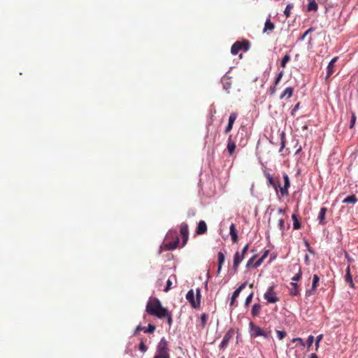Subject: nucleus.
Segmentation results:
<instances>
[{
	"instance_id": "f257e3e1",
	"label": "nucleus",
	"mask_w": 358,
	"mask_h": 358,
	"mask_svg": "<svg viewBox=\"0 0 358 358\" xmlns=\"http://www.w3.org/2000/svg\"><path fill=\"white\" fill-rule=\"evenodd\" d=\"M145 311L148 315L159 319H163L166 315H168L167 308L163 307L160 301L155 297L149 299L146 304Z\"/></svg>"
},
{
	"instance_id": "f03ea898",
	"label": "nucleus",
	"mask_w": 358,
	"mask_h": 358,
	"mask_svg": "<svg viewBox=\"0 0 358 358\" xmlns=\"http://www.w3.org/2000/svg\"><path fill=\"white\" fill-rule=\"evenodd\" d=\"M153 358H170V349L165 338H161L158 343L156 354Z\"/></svg>"
},
{
	"instance_id": "7ed1b4c3",
	"label": "nucleus",
	"mask_w": 358,
	"mask_h": 358,
	"mask_svg": "<svg viewBox=\"0 0 358 358\" xmlns=\"http://www.w3.org/2000/svg\"><path fill=\"white\" fill-rule=\"evenodd\" d=\"M201 290L199 288L196 289V299H194V293L193 289H190L186 294L187 300L190 303L191 306L194 308H199L201 303Z\"/></svg>"
},
{
	"instance_id": "20e7f679",
	"label": "nucleus",
	"mask_w": 358,
	"mask_h": 358,
	"mask_svg": "<svg viewBox=\"0 0 358 358\" xmlns=\"http://www.w3.org/2000/svg\"><path fill=\"white\" fill-rule=\"evenodd\" d=\"M249 48L250 42L248 40L236 41L232 45L231 48V52L232 55H236L240 50H243L244 51H247Z\"/></svg>"
},
{
	"instance_id": "39448f33",
	"label": "nucleus",
	"mask_w": 358,
	"mask_h": 358,
	"mask_svg": "<svg viewBox=\"0 0 358 358\" xmlns=\"http://www.w3.org/2000/svg\"><path fill=\"white\" fill-rule=\"evenodd\" d=\"M249 327L251 336H264L265 338H268L270 336L269 333L265 332L262 328L256 326L252 322L249 323Z\"/></svg>"
},
{
	"instance_id": "423d86ee",
	"label": "nucleus",
	"mask_w": 358,
	"mask_h": 358,
	"mask_svg": "<svg viewBox=\"0 0 358 358\" xmlns=\"http://www.w3.org/2000/svg\"><path fill=\"white\" fill-rule=\"evenodd\" d=\"M275 286H270L267 291L264 294V299L271 303H275L279 301V298L277 296L276 293L274 291Z\"/></svg>"
},
{
	"instance_id": "0eeeda50",
	"label": "nucleus",
	"mask_w": 358,
	"mask_h": 358,
	"mask_svg": "<svg viewBox=\"0 0 358 358\" xmlns=\"http://www.w3.org/2000/svg\"><path fill=\"white\" fill-rule=\"evenodd\" d=\"M284 180V185L281 187H278V189L280 191L281 196H285L289 194L288 189L290 187V181L288 175L285 173L282 175Z\"/></svg>"
},
{
	"instance_id": "6e6552de",
	"label": "nucleus",
	"mask_w": 358,
	"mask_h": 358,
	"mask_svg": "<svg viewBox=\"0 0 358 358\" xmlns=\"http://www.w3.org/2000/svg\"><path fill=\"white\" fill-rule=\"evenodd\" d=\"M180 232L182 237V246L183 247L187 243L189 237V229L187 223L182 222L180 224Z\"/></svg>"
},
{
	"instance_id": "1a4fd4ad",
	"label": "nucleus",
	"mask_w": 358,
	"mask_h": 358,
	"mask_svg": "<svg viewBox=\"0 0 358 358\" xmlns=\"http://www.w3.org/2000/svg\"><path fill=\"white\" fill-rule=\"evenodd\" d=\"M319 281H320L319 276L315 274L313 275V278L311 289L306 291V297H309L315 293V289L318 286Z\"/></svg>"
},
{
	"instance_id": "9d476101",
	"label": "nucleus",
	"mask_w": 358,
	"mask_h": 358,
	"mask_svg": "<svg viewBox=\"0 0 358 358\" xmlns=\"http://www.w3.org/2000/svg\"><path fill=\"white\" fill-rule=\"evenodd\" d=\"M264 176L267 179L268 185H271L274 189L275 192L278 194V187H280V184L278 180L274 179L272 176L268 173L264 172Z\"/></svg>"
},
{
	"instance_id": "9b49d317",
	"label": "nucleus",
	"mask_w": 358,
	"mask_h": 358,
	"mask_svg": "<svg viewBox=\"0 0 358 358\" xmlns=\"http://www.w3.org/2000/svg\"><path fill=\"white\" fill-rule=\"evenodd\" d=\"M246 286V282H244L243 283L242 285H241L232 294V296H231V302H230V306H236V298L239 296L241 292L245 287Z\"/></svg>"
},
{
	"instance_id": "f8f14e48",
	"label": "nucleus",
	"mask_w": 358,
	"mask_h": 358,
	"mask_svg": "<svg viewBox=\"0 0 358 358\" xmlns=\"http://www.w3.org/2000/svg\"><path fill=\"white\" fill-rule=\"evenodd\" d=\"M174 236H175V241H173V242H166L164 244L165 248L166 250H175L178 247V245L179 238L178 237L176 232L174 233Z\"/></svg>"
},
{
	"instance_id": "ddd939ff",
	"label": "nucleus",
	"mask_w": 358,
	"mask_h": 358,
	"mask_svg": "<svg viewBox=\"0 0 358 358\" xmlns=\"http://www.w3.org/2000/svg\"><path fill=\"white\" fill-rule=\"evenodd\" d=\"M338 59V57H335L329 63V65L327 66V78L330 77L335 72L334 64Z\"/></svg>"
},
{
	"instance_id": "4468645a",
	"label": "nucleus",
	"mask_w": 358,
	"mask_h": 358,
	"mask_svg": "<svg viewBox=\"0 0 358 358\" xmlns=\"http://www.w3.org/2000/svg\"><path fill=\"white\" fill-rule=\"evenodd\" d=\"M289 294L291 296H299L300 294V289L298 284L296 282H292L289 283Z\"/></svg>"
},
{
	"instance_id": "2eb2a0df",
	"label": "nucleus",
	"mask_w": 358,
	"mask_h": 358,
	"mask_svg": "<svg viewBox=\"0 0 358 358\" xmlns=\"http://www.w3.org/2000/svg\"><path fill=\"white\" fill-rule=\"evenodd\" d=\"M206 231H207V224H206V222L203 220L199 221V222L198 223L196 229V233L199 235H202V234H206Z\"/></svg>"
},
{
	"instance_id": "dca6fc26",
	"label": "nucleus",
	"mask_w": 358,
	"mask_h": 358,
	"mask_svg": "<svg viewBox=\"0 0 358 358\" xmlns=\"http://www.w3.org/2000/svg\"><path fill=\"white\" fill-rule=\"evenodd\" d=\"M231 78L227 74L224 75L222 78V83L223 85V88L229 92V90L231 87Z\"/></svg>"
},
{
	"instance_id": "f3484780",
	"label": "nucleus",
	"mask_w": 358,
	"mask_h": 358,
	"mask_svg": "<svg viewBox=\"0 0 358 358\" xmlns=\"http://www.w3.org/2000/svg\"><path fill=\"white\" fill-rule=\"evenodd\" d=\"M327 211V209L324 207H322L320 208V210L319 212V214L317 216V220L319 221V223L322 225H324L327 223V222L325 220V215H326Z\"/></svg>"
},
{
	"instance_id": "a211bd4d",
	"label": "nucleus",
	"mask_w": 358,
	"mask_h": 358,
	"mask_svg": "<svg viewBox=\"0 0 358 358\" xmlns=\"http://www.w3.org/2000/svg\"><path fill=\"white\" fill-rule=\"evenodd\" d=\"M236 117H237V115L235 113H233L230 115L229 118L228 125L227 126V127L225 128V130H224V132L226 134L229 132L231 130V129L233 127V124H234Z\"/></svg>"
},
{
	"instance_id": "6ab92c4d",
	"label": "nucleus",
	"mask_w": 358,
	"mask_h": 358,
	"mask_svg": "<svg viewBox=\"0 0 358 358\" xmlns=\"http://www.w3.org/2000/svg\"><path fill=\"white\" fill-rule=\"evenodd\" d=\"M244 259L243 256L241 255L238 252H236L234 255V265L233 268L234 271H236L239 266V264L241 262V261Z\"/></svg>"
},
{
	"instance_id": "aec40b11",
	"label": "nucleus",
	"mask_w": 358,
	"mask_h": 358,
	"mask_svg": "<svg viewBox=\"0 0 358 358\" xmlns=\"http://www.w3.org/2000/svg\"><path fill=\"white\" fill-rule=\"evenodd\" d=\"M345 280L347 283L349 284L350 287H351L352 288H355V284L353 282V280H352V275L350 273V266H348L347 268H346V273H345Z\"/></svg>"
},
{
	"instance_id": "412c9836",
	"label": "nucleus",
	"mask_w": 358,
	"mask_h": 358,
	"mask_svg": "<svg viewBox=\"0 0 358 358\" xmlns=\"http://www.w3.org/2000/svg\"><path fill=\"white\" fill-rule=\"evenodd\" d=\"M229 233L231 237V241L233 243H236L238 242V234L236 229V226L233 223L229 227Z\"/></svg>"
},
{
	"instance_id": "4be33fe9",
	"label": "nucleus",
	"mask_w": 358,
	"mask_h": 358,
	"mask_svg": "<svg viewBox=\"0 0 358 358\" xmlns=\"http://www.w3.org/2000/svg\"><path fill=\"white\" fill-rule=\"evenodd\" d=\"M294 88L292 87H288L285 89L283 92L281 94L280 99H283L284 98L289 99L293 95Z\"/></svg>"
},
{
	"instance_id": "5701e85b",
	"label": "nucleus",
	"mask_w": 358,
	"mask_h": 358,
	"mask_svg": "<svg viewBox=\"0 0 358 358\" xmlns=\"http://www.w3.org/2000/svg\"><path fill=\"white\" fill-rule=\"evenodd\" d=\"M232 337V334L231 332H227L224 334V337H223V339L220 345V348H225L228 343H229V340Z\"/></svg>"
},
{
	"instance_id": "b1692460",
	"label": "nucleus",
	"mask_w": 358,
	"mask_h": 358,
	"mask_svg": "<svg viewBox=\"0 0 358 358\" xmlns=\"http://www.w3.org/2000/svg\"><path fill=\"white\" fill-rule=\"evenodd\" d=\"M275 29V24L271 21L270 17L266 20L264 27L263 29V32L266 33L267 31H272Z\"/></svg>"
},
{
	"instance_id": "393cba45",
	"label": "nucleus",
	"mask_w": 358,
	"mask_h": 358,
	"mask_svg": "<svg viewBox=\"0 0 358 358\" xmlns=\"http://www.w3.org/2000/svg\"><path fill=\"white\" fill-rule=\"evenodd\" d=\"M262 306L259 303H255L252 306L251 315L252 317H257L261 311Z\"/></svg>"
},
{
	"instance_id": "a878e982",
	"label": "nucleus",
	"mask_w": 358,
	"mask_h": 358,
	"mask_svg": "<svg viewBox=\"0 0 358 358\" xmlns=\"http://www.w3.org/2000/svg\"><path fill=\"white\" fill-rule=\"evenodd\" d=\"M208 319V314H206V313L201 314V315L200 317V324H199V327L201 329H204V327H206V324L207 323Z\"/></svg>"
},
{
	"instance_id": "bb28decb",
	"label": "nucleus",
	"mask_w": 358,
	"mask_h": 358,
	"mask_svg": "<svg viewBox=\"0 0 358 358\" xmlns=\"http://www.w3.org/2000/svg\"><path fill=\"white\" fill-rule=\"evenodd\" d=\"M308 4L307 6L308 11H316L318 8L317 3L315 0H308Z\"/></svg>"
},
{
	"instance_id": "cd10ccee",
	"label": "nucleus",
	"mask_w": 358,
	"mask_h": 358,
	"mask_svg": "<svg viewBox=\"0 0 358 358\" xmlns=\"http://www.w3.org/2000/svg\"><path fill=\"white\" fill-rule=\"evenodd\" d=\"M236 149V144L234 141H232L231 136H229L228 139L227 143V150L230 155H232Z\"/></svg>"
},
{
	"instance_id": "c85d7f7f",
	"label": "nucleus",
	"mask_w": 358,
	"mask_h": 358,
	"mask_svg": "<svg viewBox=\"0 0 358 358\" xmlns=\"http://www.w3.org/2000/svg\"><path fill=\"white\" fill-rule=\"evenodd\" d=\"M218 257V268L217 273H220L222 268V266L224 262V255L222 252H219L217 254Z\"/></svg>"
},
{
	"instance_id": "c756f323",
	"label": "nucleus",
	"mask_w": 358,
	"mask_h": 358,
	"mask_svg": "<svg viewBox=\"0 0 358 358\" xmlns=\"http://www.w3.org/2000/svg\"><path fill=\"white\" fill-rule=\"evenodd\" d=\"M357 201V199L355 194L350 195L343 200L344 203L355 204Z\"/></svg>"
},
{
	"instance_id": "7c9ffc66",
	"label": "nucleus",
	"mask_w": 358,
	"mask_h": 358,
	"mask_svg": "<svg viewBox=\"0 0 358 358\" xmlns=\"http://www.w3.org/2000/svg\"><path fill=\"white\" fill-rule=\"evenodd\" d=\"M268 251H266L264 255L257 260L256 261L254 264H253V267L255 268H257L258 266H259L262 262H264V260L265 259V258L267 257L268 255Z\"/></svg>"
},
{
	"instance_id": "2f4dec72",
	"label": "nucleus",
	"mask_w": 358,
	"mask_h": 358,
	"mask_svg": "<svg viewBox=\"0 0 358 358\" xmlns=\"http://www.w3.org/2000/svg\"><path fill=\"white\" fill-rule=\"evenodd\" d=\"M292 218L293 220V227L294 229H299L301 227L300 222L299 221L296 215L293 214L292 215Z\"/></svg>"
},
{
	"instance_id": "473e14b6",
	"label": "nucleus",
	"mask_w": 358,
	"mask_h": 358,
	"mask_svg": "<svg viewBox=\"0 0 358 358\" xmlns=\"http://www.w3.org/2000/svg\"><path fill=\"white\" fill-rule=\"evenodd\" d=\"M293 7H294V6L292 3H289L287 5V6L284 10V14L286 16V17H289L290 16L291 10L293 8Z\"/></svg>"
},
{
	"instance_id": "72a5a7b5",
	"label": "nucleus",
	"mask_w": 358,
	"mask_h": 358,
	"mask_svg": "<svg viewBox=\"0 0 358 358\" xmlns=\"http://www.w3.org/2000/svg\"><path fill=\"white\" fill-rule=\"evenodd\" d=\"M291 59V57L289 55L286 54L282 59L280 65L282 68H285L286 66V64L288 62H289Z\"/></svg>"
},
{
	"instance_id": "f704fd0d",
	"label": "nucleus",
	"mask_w": 358,
	"mask_h": 358,
	"mask_svg": "<svg viewBox=\"0 0 358 358\" xmlns=\"http://www.w3.org/2000/svg\"><path fill=\"white\" fill-rule=\"evenodd\" d=\"M278 228L282 232L285 230V220L282 217L278 219Z\"/></svg>"
},
{
	"instance_id": "c9c22d12",
	"label": "nucleus",
	"mask_w": 358,
	"mask_h": 358,
	"mask_svg": "<svg viewBox=\"0 0 358 358\" xmlns=\"http://www.w3.org/2000/svg\"><path fill=\"white\" fill-rule=\"evenodd\" d=\"M302 273L300 266H298V273L292 278L293 282L299 281L301 278Z\"/></svg>"
},
{
	"instance_id": "e433bc0d",
	"label": "nucleus",
	"mask_w": 358,
	"mask_h": 358,
	"mask_svg": "<svg viewBox=\"0 0 358 358\" xmlns=\"http://www.w3.org/2000/svg\"><path fill=\"white\" fill-rule=\"evenodd\" d=\"M156 329V327L149 324L147 328H145V333L152 334Z\"/></svg>"
},
{
	"instance_id": "4c0bfd02",
	"label": "nucleus",
	"mask_w": 358,
	"mask_h": 358,
	"mask_svg": "<svg viewBox=\"0 0 358 358\" xmlns=\"http://www.w3.org/2000/svg\"><path fill=\"white\" fill-rule=\"evenodd\" d=\"M283 73H284V71H281L278 74V76H276V78H275V81H274V85H276V86H277V85L280 83V80H281V79H282V76H283Z\"/></svg>"
},
{
	"instance_id": "58836bf2",
	"label": "nucleus",
	"mask_w": 358,
	"mask_h": 358,
	"mask_svg": "<svg viewBox=\"0 0 358 358\" xmlns=\"http://www.w3.org/2000/svg\"><path fill=\"white\" fill-rule=\"evenodd\" d=\"M276 334L280 340L283 339L287 335V334L285 331H280V330H277Z\"/></svg>"
},
{
	"instance_id": "ea45409f",
	"label": "nucleus",
	"mask_w": 358,
	"mask_h": 358,
	"mask_svg": "<svg viewBox=\"0 0 358 358\" xmlns=\"http://www.w3.org/2000/svg\"><path fill=\"white\" fill-rule=\"evenodd\" d=\"M138 349L142 352H145L148 350V348L147 346L145 345L144 342L143 341H141V343H139V346H138Z\"/></svg>"
},
{
	"instance_id": "a19ab883",
	"label": "nucleus",
	"mask_w": 358,
	"mask_h": 358,
	"mask_svg": "<svg viewBox=\"0 0 358 358\" xmlns=\"http://www.w3.org/2000/svg\"><path fill=\"white\" fill-rule=\"evenodd\" d=\"M252 297H253V293H251L250 294H249L246 299H245V306H248L249 304L251 303L252 301Z\"/></svg>"
},
{
	"instance_id": "79ce46f5",
	"label": "nucleus",
	"mask_w": 358,
	"mask_h": 358,
	"mask_svg": "<svg viewBox=\"0 0 358 358\" xmlns=\"http://www.w3.org/2000/svg\"><path fill=\"white\" fill-rule=\"evenodd\" d=\"M292 342L293 343H299L301 346H305V343L303 342V339L301 338H294L292 340Z\"/></svg>"
},
{
	"instance_id": "37998d69",
	"label": "nucleus",
	"mask_w": 358,
	"mask_h": 358,
	"mask_svg": "<svg viewBox=\"0 0 358 358\" xmlns=\"http://www.w3.org/2000/svg\"><path fill=\"white\" fill-rule=\"evenodd\" d=\"M285 146V136H284V134H282V136H281V143H280V152H282V150L284 149Z\"/></svg>"
},
{
	"instance_id": "c03bdc74",
	"label": "nucleus",
	"mask_w": 358,
	"mask_h": 358,
	"mask_svg": "<svg viewBox=\"0 0 358 358\" xmlns=\"http://www.w3.org/2000/svg\"><path fill=\"white\" fill-rule=\"evenodd\" d=\"M313 341H314L313 336H312V335L309 336L307 339V341H306V344H307L308 347H310L313 345Z\"/></svg>"
},
{
	"instance_id": "a18cd8bd",
	"label": "nucleus",
	"mask_w": 358,
	"mask_h": 358,
	"mask_svg": "<svg viewBox=\"0 0 358 358\" xmlns=\"http://www.w3.org/2000/svg\"><path fill=\"white\" fill-rule=\"evenodd\" d=\"M355 121H356V115L354 113H352V116H351V120H350V128H352L355 124Z\"/></svg>"
},
{
	"instance_id": "49530a36",
	"label": "nucleus",
	"mask_w": 358,
	"mask_h": 358,
	"mask_svg": "<svg viewBox=\"0 0 358 358\" xmlns=\"http://www.w3.org/2000/svg\"><path fill=\"white\" fill-rule=\"evenodd\" d=\"M171 285H172V282L170 279H168L167 282H166V285L164 288V292H167L171 287Z\"/></svg>"
},
{
	"instance_id": "de8ad7c7",
	"label": "nucleus",
	"mask_w": 358,
	"mask_h": 358,
	"mask_svg": "<svg viewBox=\"0 0 358 358\" xmlns=\"http://www.w3.org/2000/svg\"><path fill=\"white\" fill-rule=\"evenodd\" d=\"M276 87L277 86L275 85L273 86L270 87V88L268 89V92L271 95H273L275 93Z\"/></svg>"
},
{
	"instance_id": "09e8293b",
	"label": "nucleus",
	"mask_w": 358,
	"mask_h": 358,
	"mask_svg": "<svg viewBox=\"0 0 358 358\" xmlns=\"http://www.w3.org/2000/svg\"><path fill=\"white\" fill-rule=\"evenodd\" d=\"M164 318H166L167 319V322H168L169 325L171 324V323H172V317H171V313L169 311H168V315H166Z\"/></svg>"
},
{
	"instance_id": "8fccbe9b",
	"label": "nucleus",
	"mask_w": 358,
	"mask_h": 358,
	"mask_svg": "<svg viewBox=\"0 0 358 358\" xmlns=\"http://www.w3.org/2000/svg\"><path fill=\"white\" fill-rule=\"evenodd\" d=\"M299 106H300V103H297L294 106V107L293 108V109L292 110V112H291L292 115H294V113L299 108Z\"/></svg>"
},
{
	"instance_id": "3c124183",
	"label": "nucleus",
	"mask_w": 358,
	"mask_h": 358,
	"mask_svg": "<svg viewBox=\"0 0 358 358\" xmlns=\"http://www.w3.org/2000/svg\"><path fill=\"white\" fill-rule=\"evenodd\" d=\"M256 258V255H254L253 257H252L248 262V264H247V267H249L251 265L253 266V262L255 260V259Z\"/></svg>"
},
{
	"instance_id": "603ef678",
	"label": "nucleus",
	"mask_w": 358,
	"mask_h": 358,
	"mask_svg": "<svg viewBox=\"0 0 358 358\" xmlns=\"http://www.w3.org/2000/svg\"><path fill=\"white\" fill-rule=\"evenodd\" d=\"M248 248H249V245H248V244H247V245H246L243 248V250H242V252H241V255H243V257H245V253L247 252V251H248Z\"/></svg>"
},
{
	"instance_id": "864d4df0",
	"label": "nucleus",
	"mask_w": 358,
	"mask_h": 358,
	"mask_svg": "<svg viewBox=\"0 0 358 358\" xmlns=\"http://www.w3.org/2000/svg\"><path fill=\"white\" fill-rule=\"evenodd\" d=\"M322 338V334L319 335L317 337L316 342H315L316 349L319 347V343L321 341Z\"/></svg>"
},
{
	"instance_id": "5fc2aeb1",
	"label": "nucleus",
	"mask_w": 358,
	"mask_h": 358,
	"mask_svg": "<svg viewBox=\"0 0 358 358\" xmlns=\"http://www.w3.org/2000/svg\"><path fill=\"white\" fill-rule=\"evenodd\" d=\"M145 331V327H143L141 325L137 326V327L136 328L135 332H134V335H136V333L138 331Z\"/></svg>"
},
{
	"instance_id": "6e6d98bb",
	"label": "nucleus",
	"mask_w": 358,
	"mask_h": 358,
	"mask_svg": "<svg viewBox=\"0 0 358 358\" xmlns=\"http://www.w3.org/2000/svg\"><path fill=\"white\" fill-rule=\"evenodd\" d=\"M311 31V29H308L301 37V40H303L305 37L307 36V34Z\"/></svg>"
},
{
	"instance_id": "4d7b16f0",
	"label": "nucleus",
	"mask_w": 358,
	"mask_h": 358,
	"mask_svg": "<svg viewBox=\"0 0 358 358\" xmlns=\"http://www.w3.org/2000/svg\"><path fill=\"white\" fill-rule=\"evenodd\" d=\"M309 358H318V357H317V355L316 354H315V353H312V354L310 355Z\"/></svg>"
},
{
	"instance_id": "13d9d810",
	"label": "nucleus",
	"mask_w": 358,
	"mask_h": 358,
	"mask_svg": "<svg viewBox=\"0 0 358 358\" xmlns=\"http://www.w3.org/2000/svg\"><path fill=\"white\" fill-rule=\"evenodd\" d=\"M278 213L279 215L282 214V213H284V210H283L282 209H281V208H279V209L278 210Z\"/></svg>"
},
{
	"instance_id": "bf43d9fd",
	"label": "nucleus",
	"mask_w": 358,
	"mask_h": 358,
	"mask_svg": "<svg viewBox=\"0 0 358 358\" xmlns=\"http://www.w3.org/2000/svg\"><path fill=\"white\" fill-rule=\"evenodd\" d=\"M222 358H224V357H222Z\"/></svg>"
}]
</instances>
